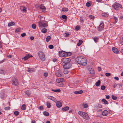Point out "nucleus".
I'll return each instance as SVG.
<instances>
[{
    "label": "nucleus",
    "mask_w": 123,
    "mask_h": 123,
    "mask_svg": "<svg viewBox=\"0 0 123 123\" xmlns=\"http://www.w3.org/2000/svg\"><path fill=\"white\" fill-rule=\"evenodd\" d=\"M109 98H110V96L109 95H108L106 96V99H109Z\"/></svg>",
    "instance_id": "obj_63"
},
{
    "label": "nucleus",
    "mask_w": 123,
    "mask_h": 123,
    "mask_svg": "<svg viewBox=\"0 0 123 123\" xmlns=\"http://www.w3.org/2000/svg\"><path fill=\"white\" fill-rule=\"evenodd\" d=\"M66 69H65L64 70L63 72L64 74H67L68 73V71Z\"/></svg>",
    "instance_id": "obj_44"
},
{
    "label": "nucleus",
    "mask_w": 123,
    "mask_h": 123,
    "mask_svg": "<svg viewBox=\"0 0 123 123\" xmlns=\"http://www.w3.org/2000/svg\"><path fill=\"white\" fill-rule=\"evenodd\" d=\"M47 30L45 28H43L41 30V31L43 33H45L47 32Z\"/></svg>",
    "instance_id": "obj_32"
},
{
    "label": "nucleus",
    "mask_w": 123,
    "mask_h": 123,
    "mask_svg": "<svg viewBox=\"0 0 123 123\" xmlns=\"http://www.w3.org/2000/svg\"><path fill=\"white\" fill-rule=\"evenodd\" d=\"M112 98L114 100H116L117 99V97L113 95H112Z\"/></svg>",
    "instance_id": "obj_40"
},
{
    "label": "nucleus",
    "mask_w": 123,
    "mask_h": 123,
    "mask_svg": "<svg viewBox=\"0 0 123 123\" xmlns=\"http://www.w3.org/2000/svg\"><path fill=\"white\" fill-rule=\"evenodd\" d=\"M105 75L107 76H109L111 75V74L110 73H106L105 74Z\"/></svg>",
    "instance_id": "obj_48"
},
{
    "label": "nucleus",
    "mask_w": 123,
    "mask_h": 123,
    "mask_svg": "<svg viewBox=\"0 0 123 123\" xmlns=\"http://www.w3.org/2000/svg\"><path fill=\"white\" fill-rule=\"evenodd\" d=\"M118 3H116L112 6L116 10H117L118 8Z\"/></svg>",
    "instance_id": "obj_12"
},
{
    "label": "nucleus",
    "mask_w": 123,
    "mask_h": 123,
    "mask_svg": "<svg viewBox=\"0 0 123 123\" xmlns=\"http://www.w3.org/2000/svg\"><path fill=\"white\" fill-rule=\"evenodd\" d=\"M10 109V107H5L4 109L6 110H8Z\"/></svg>",
    "instance_id": "obj_45"
},
{
    "label": "nucleus",
    "mask_w": 123,
    "mask_h": 123,
    "mask_svg": "<svg viewBox=\"0 0 123 123\" xmlns=\"http://www.w3.org/2000/svg\"><path fill=\"white\" fill-rule=\"evenodd\" d=\"M62 61L65 64H68L71 61V59L69 58H64L62 59Z\"/></svg>",
    "instance_id": "obj_6"
},
{
    "label": "nucleus",
    "mask_w": 123,
    "mask_h": 123,
    "mask_svg": "<svg viewBox=\"0 0 123 123\" xmlns=\"http://www.w3.org/2000/svg\"><path fill=\"white\" fill-rule=\"evenodd\" d=\"M71 67V65L70 63L65 64L63 66V67L65 69H68L69 68Z\"/></svg>",
    "instance_id": "obj_8"
},
{
    "label": "nucleus",
    "mask_w": 123,
    "mask_h": 123,
    "mask_svg": "<svg viewBox=\"0 0 123 123\" xmlns=\"http://www.w3.org/2000/svg\"><path fill=\"white\" fill-rule=\"evenodd\" d=\"M88 105L87 104H84V106L85 108H86L87 107Z\"/></svg>",
    "instance_id": "obj_57"
},
{
    "label": "nucleus",
    "mask_w": 123,
    "mask_h": 123,
    "mask_svg": "<svg viewBox=\"0 0 123 123\" xmlns=\"http://www.w3.org/2000/svg\"><path fill=\"white\" fill-rule=\"evenodd\" d=\"M43 107L42 106H40L39 107V109L40 110H42L43 109Z\"/></svg>",
    "instance_id": "obj_52"
},
{
    "label": "nucleus",
    "mask_w": 123,
    "mask_h": 123,
    "mask_svg": "<svg viewBox=\"0 0 123 123\" xmlns=\"http://www.w3.org/2000/svg\"><path fill=\"white\" fill-rule=\"evenodd\" d=\"M83 92L82 90H79L78 91H75L74 92V93L76 94H80L82 93Z\"/></svg>",
    "instance_id": "obj_17"
},
{
    "label": "nucleus",
    "mask_w": 123,
    "mask_h": 123,
    "mask_svg": "<svg viewBox=\"0 0 123 123\" xmlns=\"http://www.w3.org/2000/svg\"><path fill=\"white\" fill-rule=\"evenodd\" d=\"M39 57L40 59L43 61L45 59V55L41 51H39L38 54Z\"/></svg>",
    "instance_id": "obj_3"
},
{
    "label": "nucleus",
    "mask_w": 123,
    "mask_h": 123,
    "mask_svg": "<svg viewBox=\"0 0 123 123\" xmlns=\"http://www.w3.org/2000/svg\"><path fill=\"white\" fill-rule=\"evenodd\" d=\"M100 82L99 80H98L97 82H96L95 83V85L97 86H99Z\"/></svg>",
    "instance_id": "obj_23"
},
{
    "label": "nucleus",
    "mask_w": 123,
    "mask_h": 123,
    "mask_svg": "<svg viewBox=\"0 0 123 123\" xmlns=\"http://www.w3.org/2000/svg\"><path fill=\"white\" fill-rule=\"evenodd\" d=\"M20 31L19 29L17 28L15 30V31L16 32H18Z\"/></svg>",
    "instance_id": "obj_50"
},
{
    "label": "nucleus",
    "mask_w": 123,
    "mask_h": 123,
    "mask_svg": "<svg viewBox=\"0 0 123 123\" xmlns=\"http://www.w3.org/2000/svg\"><path fill=\"white\" fill-rule=\"evenodd\" d=\"M86 6H87L89 7L91 6V5H90V3H89L88 2H87L86 3Z\"/></svg>",
    "instance_id": "obj_49"
},
{
    "label": "nucleus",
    "mask_w": 123,
    "mask_h": 123,
    "mask_svg": "<svg viewBox=\"0 0 123 123\" xmlns=\"http://www.w3.org/2000/svg\"><path fill=\"white\" fill-rule=\"evenodd\" d=\"M47 106L48 108H50L51 107V105L50 103L48 102H47Z\"/></svg>",
    "instance_id": "obj_30"
},
{
    "label": "nucleus",
    "mask_w": 123,
    "mask_h": 123,
    "mask_svg": "<svg viewBox=\"0 0 123 123\" xmlns=\"http://www.w3.org/2000/svg\"><path fill=\"white\" fill-rule=\"evenodd\" d=\"M62 10L63 12H67L68 11V9L67 8L64 7L62 8Z\"/></svg>",
    "instance_id": "obj_25"
},
{
    "label": "nucleus",
    "mask_w": 123,
    "mask_h": 123,
    "mask_svg": "<svg viewBox=\"0 0 123 123\" xmlns=\"http://www.w3.org/2000/svg\"><path fill=\"white\" fill-rule=\"evenodd\" d=\"M36 25L35 24H33L32 25V27L33 29H35L36 28Z\"/></svg>",
    "instance_id": "obj_38"
},
{
    "label": "nucleus",
    "mask_w": 123,
    "mask_h": 123,
    "mask_svg": "<svg viewBox=\"0 0 123 123\" xmlns=\"http://www.w3.org/2000/svg\"><path fill=\"white\" fill-rule=\"evenodd\" d=\"M78 64L83 66H85L87 63V61L85 58L78 57L77 58L76 60Z\"/></svg>",
    "instance_id": "obj_1"
},
{
    "label": "nucleus",
    "mask_w": 123,
    "mask_h": 123,
    "mask_svg": "<svg viewBox=\"0 0 123 123\" xmlns=\"http://www.w3.org/2000/svg\"><path fill=\"white\" fill-rule=\"evenodd\" d=\"M29 55H27L25 56L24 57H23V59L25 60V61L26 60H27L29 58Z\"/></svg>",
    "instance_id": "obj_27"
},
{
    "label": "nucleus",
    "mask_w": 123,
    "mask_h": 123,
    "mask_svg": "<svg viewBox=\"0 0 123 123\" xmlns=\"http://www.w3.org/2000/svg\"><path fill=\"white\" fill-rule=\"evenodd\" d=\"M14 113L15 115L17 116L18 115L19 112L18 111H16L14 112Z\"/></svg>",
    "instance_id": "obj_41"
},
{
    "label": "nucleus",
    "mask_w": 123,
    "mask_h": 123,
    "mask_svg": "<svg viewBox=\"0 0 123 123\" xmlns=\"http://www.w3.org/2000/svg\"><path fill=\"white\" fill-rule=\"evenodd\" d=\"M25 94L27 95H29L30 94V92L29 90L26 91L25 92Z\"/></svg>",
    "instance_id": "obj_33"
},
{
    "label": "nucleus",
    "mask_w": 123,
    "mask_h": 123,
    "mask_svg": "<svg viewBox=\"0 0 123 123\" xmlns=\"http://www.w3.org/2000/svg\"><path fill=\"white\" fill-rule=\"evenodd\" d=\"M112 50L113 52L115 53L118 54L119 51L118 49L116 48L113 47L112 48Z\"/></svg>",
    "instance_id": "obj_11"
},
{
    "label": "nucleus",
    "mask_w": 123,
    "mask_h": 123,
    "mask_svg": "<svg viewBox=\"0 0 123 123\" xmlns=\"http://www.w3.org/2000/svg\"><path fill=\"white\" fill-rule=\"evenodd\" d=\"M114 79L117 80H119V78L118 77H115Z\"/></svg>",
    "instance_id": "obj_60"
},
{
    "label": "nucleus",
    "mask_w": 123,
    "mask_h": 123,
    "mask_svg": "<svg viewBox=\"0 0 123 123\" xmlns=\"http://www.w3.org/2000/svg\"><path fill=\"white\" fill-rule=\"evenodd\" d=\"M43 114L44 115L47 116H49V113L47 111H44Z\"/></svg>",
    "instance_id": "obj_31"
},
{
    "label": "nucleus",
    "mask_w": 123,
    "mask_h": 123,
    "mask_svg": "<svg viewBox=\"0 0 123 123\" xmlns=\"http://www.w3.org/2000/svg\"><path fill=\"white\" fill-rule=\"evenodd\" d=\"M102 105L100 104H98L97 106V108H102Z\"/></svg>",
    "instance_id": "obj_47"
},
{
    "label": "nucleus",
    "mask_w": 123,
    "mask_h": 123,
    "mask_svg": "<svg viewBox=\"0 0 123 123\" xmlns=\"http://www.w3.org/2000/svg\"><path fill=\"white\" fill-rule=\"evenodd\" d=\"M114 19L115 20V22L116 23L117 21V17H114Z\"/></svg>",
    "instance_id": "obj_53"
},
{
    "label": "nucleus",
    "mask_w": 123,
    "mask_h": 123,
    "mask_svg": "<svg viewBox=\"0 0 123 123\" xmlns=\"http://www.w3.org/2000/svg\"><path fill=\"white\" fill-rule=\"evenodd\" d=\"M104 25L103 23H101L99 25L98 27V31H101L104 28Z\"/></svg>",
    "instance_id": "obj_9"
},
{
    "label": "nucleus",
    "mask_w": 123,
    "mask_h": 123,
    "mask_svg": "<svg viewBox=\"0 0 123 123\" xmlns=\"http://www.w3.org/2000/svg\"><path fill=\"white\" fill-rule=\"evenodd\" d=\"M56 105L57 107L60 108L62 106V104L61 102L58 101L57 102Z\"/></svg>",
    "instance_id": "obj_16"
},
{
    "label": "nucleus",
    "mask_w": 123,
    "mask_h": 123,
    "mask_svg": "<svg viewBox=\"0 0 123 123\" xmlns=\"http://www.w3.org/2000/svg\"><path fill=\"white\" fill-rule=\"evenodd\" d=\"M69 108L68 107L66 106L62 108V110L64 111H66L69 109Z\"/></svg>",
    "instance_id": "obj_21"
},
{
    "label": "nucleus",
    "mask_w": 123,
    "mask_h": 123,
    "mask_svg": "<svg viewBox=\"0 0 123 123\" xmlns=\"http://www.w3.org/2000/svg\"><path fill=\"white\" fill-rule=\"evenodd\" d=\"M83 41L82 40H79V42L81 44L82 43Z\"/></svg>",
    "instance_id": "obj_59"
},
{
    "label": "nucleus",
    "mask_w": 123,
    "mask_h": 123,
    "mask_svg": "<svg viewBox=\"0 0 123 123\" xmlns=\"http://www.w3.org/2000/svg\"><path fill=\"white\" fill-rule=\"evenodd\" d=\"M50 38H51V37L50 36H48L46 39V41L47 42H49V41L50 39Z\"/></svg>",
    "instance_id": "obj_28"
},
{
    "label": "nucleus",
    "mask_w": 123,
    "mask_h": 123,
    "mask_svg": "<svg viewBox=\"0 0 123 123\" xmlns=\"http://www.w3.org/2000/svg\"><path fill=\"white\" fill-rule=\"evenodd\" d=\"M108 114V111L106 110L102 112V115L104 116H107Z\"/></svg>",
    "instance_id": "obj_14"
},
{
    "label": "nucleus",
    "mask_w": 123,
    "mask_h": 123,
    "mask_svg": "<svg viewBox=\"0 0 123 123\" xmlns=\"http://www.w3.org/2000/svg\"><path fill=\"white\" fill-rule=\"evenodd\" d=\"M40 8L42 10V12H46V8L45 6L43 4H41L40 6Z\"/></svg>",
    "instance_id": "obj_10"
},
{
    "label": "nucleus",
    "mask_w": 123,
    "mask_h": 123,
    "mask_svg": "<svg viewBox=\"0 0 123 123\" xmlns=\"http://www.w3.org/2000/svg\"><path fill=\"white\" fill-rule=\"evenodd\" d=\"M80 28V27L79 26L77 25L75 27V29L76 31L79 30Z\"/></svg>",
    "instance_id": "obj_42"
},
{
    "label": "nucleus",
    "mask_w": 123,
    "mask_h": 123,
    "mask_svg": "<svg viewBox=\"0 0 123 123\" xmlns=\"http://www.w3.org/2000/svg\"><path fill=\"white\" fill-rule=\"evenodd\" d=\"M15 24V23L13 22H11L9 23L8 24V25L9 26H11L12 25H14Z\"/></svg>",
    "instance_id": "obj_20"
},
{
    "label": "nucleus",
    "mask_w": 123,
    "mask_h": 123,
    "mask_svg": "<svg viewBox=\"0 0 123 123\" xmlns=\"http://www.w3.org/2000/svg\"><path fill=\"white\" fill-rule=\"evenodd\" d=\"M102 101L105 104H108V102L105 99H102Z\"/></svg>",
    "instance_id": "obj_24"
},
{
    "label": "nucleus",
    "mask_w": 123,
    "mask_h": 123,
    "mask_svg": "<svg viewBox=\"0 0 123 123\" xmlns=\"http://www.w3.org/2000/svg\"><path fill=\"white\" fill-rule=\"evenodd\" d=\"M102 15L105 17H106L108 16V15L106 13H102Z\"/></svg>",
    "instance_id": "obj_35"
},
{
    "label": "nucleus",
    "mask_w": 123,
    "mask_h": 123,
    "mask_svg": "<svg viewBox=\"0 0 123 123\" xmlns=\"http://www.w3.org/2000/svg\"><path fill=\"white\" fill-rule=\"evenodd\" d=\"M78 114L86 120H88L89 119L88 114L86 112L80 111L78 112Z\"/></svg>",
    "instance_id": "obj_2"
},
{
    "label": "nucleus",
    "mask_w": 123,
    "mask_h": 123,
    "mask_svg": "<svg viewBox=\"0 0 123 123\" xmlns=\"http://www.w3.org/2000/svg\"><path fill=\"white\" fill-rule=\"evenodd\" d=\"M62 18L64 19H66L67 18V16H66L65 15H63L62 16Z\"/></svg>",
    "instance_id": "obj_43"
},
{
    "label": "nucleus",
    "mask_w": 123,
    "mask_h": 123,
    "mask_svg": "<svg viewBox=\"0 0 123 123\" xmlns=\"http://www.w3.org/2000/svg\"><path fill=\"white\" fill-rule=\"evenodd\" d=\"M95 42H98V37H94L93 38Z\"/></svg>",
    "instance_id": "obj_36"
},
{
    "label": "nucleus",
    "mask_w": 123,
    "mask_h": 123,
    "mask_svg": "<svg viewBox=\"0 0 123 123\" xmlns=\"http://www.w3.org/2000/svg\"><path fill=\"white\" fill-rule=\"evenodd\" d=\"M98 112H99L100 111H102V109H99V110H98V108L97 109Z\"/></svg>",
    "instance_id": "obj_62"
},
{
    "label": "nucleus",
    "mask_w": 123,
    "mask_h": 123,
    "mask_svg": "<svg viewBox=\"0 0 123 123\" xmlns=\"http://www.w3.org/2000/svg\"><path fill=\"white\" fill-rule=\"evenodd\" d=\"M119 7L121 8L122 9L123 8V7L122 6V5L119 4H118V7Z\"/></svg>",
    "instance_id": "obj_58"
},
{
    "label": "nucleus",
    "mask_w": 123,
    "mask_h": 123,
    "mask_svg": "<svg viewBox=\"0 0 123 123\" xmlns=\"http://www.w3.org/2000/svg\"><path fill=\"white\" fill-rule=\"evenodd\" d=\"M27 71L29 72H34V70L33 68H28Z\"/></svg>",
    "instance_id": "obj_22"
},
{
    "label": "nucleus",
    "mask_w": 123,
    "mask_h": 123,
    "mask_svg": "<svg viewBox=\"0 0 123 123\" xmlns=\"http://www.w3.org/2000/svg\"><path fill=\"white\" fill-rule=\"evenodd\" d=\"M89 18L92 19H94L95 17L94 16L92 15H89Z\"/></svg>",
    "instance_id": "obj_39"
},
{
    "label": "nucleus",
    "mask_w": 123,
    "mask_h": 123,
    "mask_svg": "<svg viewBox=\"0 0 123 123\" xmlns=\"http://www.w3.org/2000/svg\"><path fill=\"white\" fill-rule=\"evenodd\" d=\"M89 73L90 74H94V72L93 70L92 69H91L90 70V71Z\"/></svg>",
    "instance_id": "obj_34"
},
{
    "label": "nucleus",
    "mask_w": 123,
    "mask_h": 123,
    "mask_svg": "<svg viewBox=\"0 0 123 123\" xmlns=\"http://www.w3.org/2000/svg\"><path fill=\"white\" fill-rule=\"evenodd\" d=\"M51 91L56 92H59L61 91V90L59 89L55 90L52 89Z\"/></svg>",
    "instance_id": "obj_26"
},
{
    "label": "nucleus",
    "mask_w": 123,
    "mask_h": 123,
    "mask_svg": "<svg viewBox=\"0 0 123 123\" xmlns=\"http://www.w3.org/2000/svg\"><path fill=\"white\" fill-rule=\"evenodd\" d=\"M64 81V79L63 78H59L56 80V83L62 82Z\"/></svg>",
    "instance_id": "obj_13"
},
{
    "label": "nucleus",
    "mask_w": 123,
    "mask_h": 123,
    "mask_svg": "<svg viewBox=\"0 0 123 123\" xmlns=\"http://www.w3.org/2000/svg\"><path fill=\"white\" fill-rule=\"evenodd\" d=\"M48 75V74L47 73H45L44 74V75L45 77L47 76Z\"/></svg>",
    "instance_id": "obj_51"
},
{
    "label": "nucleus",
    "mask_w": 123,
    "mask_h": 123,
    "mask_svg": "<svg viewBox=\"0 0 123 123\" xmlns=\"http://www.w3.org/2000/svg\"><path fill=\"white\" fill-rule=\"evenodd\" d=\"M48 99H50L54 101H56L55 98L51 96H48Z\"/></svg>",
    "instance_id": "obj_18"
},
{
    "label": "nucleus",
    "mask_w": 123,
    "mask_h": 123,
    "mask_svg": "<svg viewBox=\"0 0 123 123\" xmlns=\"http://www.w3.org/2000/svg\"><path fill=\"white\" fill-rule=\"evenodd\" d=\"M21 109L22 110H24L25 109V104H23L21 107Z\"/></svg>",
    "instance_id": "obj_29"
},
{
    "label": "nucleus",
    "mask_w": 123,
    "mask_h": 123,
    "mask_svg": "<svg viewBox=\"0 0 123 123\" xmlns=\"http://www.w3.org/2000/svg\"><path fill=\"white\" fill-rule=\"evenodd\" d=\"M38 25L40 27H45L48 26L47 24L41 22H38Z\"/></svg>",
    "instance_id": "obj_7"
},
{
    "label": "nucleus",
    "mask_w": 123,
    "mask_h": 123,
    "mask_svg": "<svg viewBox=\"0 0 123 123\" xmlns=\"http://www.w3.org/2000/svg\"><path fill=\"white\" fill-rule=\"evenodd\" d=\"M26 35V34L25 33H23L21 34V36L22 37L25 36Z\"/></svg>",
    "instance_id": "obj_55"
},
{
    "label": "nucleus",
    "mask_w": 123,
    "mask_h": 123,
    "mask_svg": "<svg viewBox=\"0 0 123 123\" xmlns=\"http://www.w3.org/2000/svg\"><path fill=\"white\" fill-rule=\"evenodd\" d=\"M4 73V71L3 70H1L0 71V73L1 74H3Z\"/></svg>",
    "instance_id": "obj_54"
},
{
    "label": "nucleus",
    "mask_w": 123,
    "mask_h": 123,
    "mask_svg": "<svg viewBox=\"0 0 123 123\" xmlns=\"http://www.w3.org/2000/svg\"><path fill=\"white\" fill-rule=\"evenodd\" d=\"M59 53L61 55V56H66L68 55H71V53L70 52H67L63 51H59Z\"/></svg>",
    "instance_id": "obj_4"
},
{
    "label": "nucleus",
    "mask_w": 123,
    "mask_h": 123,
    "mask_svg": "<svg viewBox=\"0 0 123 123\" xmlns=\"http://www.w3.org/2000/svg\"><path fill=\"white\" fill-rule=\"evenodd\" d=\"M23 11L24 12H25L26 11V10L25 8V7H24L23 8Z\"/></svg>",
    "instance_id": "obj_61"
},
{
    "label": "nucleus",
    "mask_w": 123,
    "mask_h": 123,
    "mask_svg": "<svg viewBox=\"0 0 123 123\" xmlns=\"http://www.w3.org/2000/svg\"><path fill=\"white\" fill-rule=\"evenodd\" d=\"M55 75L58 77H61L62 76V75L61 73H55Z\"/></svg>",
    "instance_id": "obj_19"
},
{
    "label": "nucleus",
    "mask_w": 123,
    "mask_h": 123,
    "mask_svg": "<svg viewBox=\"0 0 123 123\" xmlns=\"http://www.w3.org/2000/svg\"><path fill=\"white\" fill-rule=\"evenodd\" d=\"M49 48L50 49H52L54 48L53 46L52 45H50L49 46Z\"/></svg>",
    "instance_id": "obj_46"
},
{
    "label": "nucleus",
    "mask_w": 123,
    "mask_h": 123,
    "mask_svg": "<svg viewBox=\"0 0 123 123\" xmlns=\"http://www.w3.org/2000/svg\"><path fill=\"white\" fill-rule=\"evenodd\" d=\"M105 88V86L103 85L101 86V89L102 90H104Z\"/></svg>",
    "instance_id": "obj_37"
},
{
    "label": "nucleus",
    "mask_w": 123,
    "mask_h": 123,
    "mask_svg": "<svg viewBox=\"0 0 123 123\" xmlns=\"http://www.w3.org/2000/svg\"><path fill=\"white\" fill-rule=\"evenodd\" d=\"M56 85L59 87H62L64 86V84L62 82L56 83Z\"/></svg>",
    "instance_id": "obj_15"
},
{
    "label": "nucleus",
    "mask_w": 123,
    "mask_h": 123,
    "mask_svg": "<svg viewBox=\"0 0 123 123\" xmlns=\"http://www.w3.org/2000/svg\"><path fill=\"white\" fill-rule=\"evenodd\" d=\"M65 34H66L65 36L66 37H68V36L69 35V34L68 33V32L65 33Z\"/></svg>",
    "instance_id": "obj_56"
},
{
    "label": "nucleus",
    "mask_w": 123,
    "mask_h": 123,
    "mask_svg": "<svg viewBox=\"0 0 123 123\" xmlns=\"http://www.w3.org/2000/svg\"><path fill=\"white\" fill-rule=\"evenodd\" d=\"M12 84L14 85L18 86V80L15 77L12 78Z\"/></svg>",
    "instance_id": "obj_5"
},
{
    "label": "nucleus",
    "mask_w": 123,
    "mask_h": 123,
    "mask_svg": "<svg viewBox=\"0 0 123 123\" xmlns=\"http://www.w3.org/2000/svg\"><path fill=\"white\" fill-rule=\"evenodd\" d=\"M117 84H114V86H113V87L114 88H115L117 86Z\"/></svg>",
    "instance_id": "obj_64"
}]
</instances>
